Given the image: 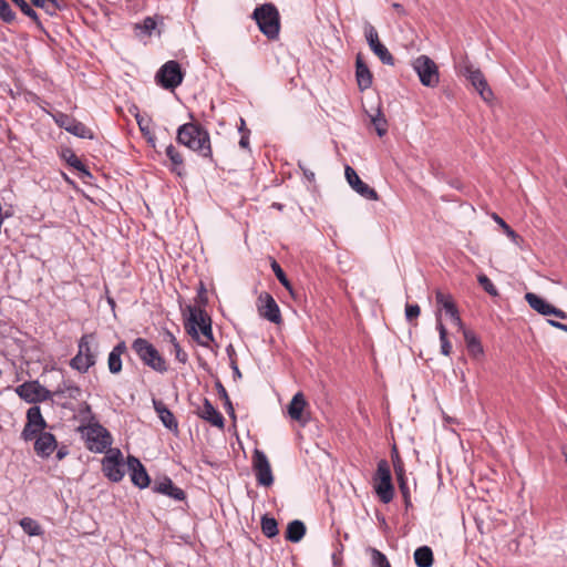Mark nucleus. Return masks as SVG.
I'll return each mask as SVG.
<instances>
[{
	"mask_svg": "<svg viewBox=\"0 0 567 567\" xmlns=\"http://www.w3.org/2000/svg\"><path fill=\"white\" fill-rule=\"evenodd\" d=\"M176 141L209 163H215L209 133L200 124L193 122L182 124L177 128Z\"/></svg>",
	"mask_w": 567,
	"mask_h": 567,
	"instance_id": "f257e3e1",
	"label": "nucleus"
},
{
	"mask_svg": "<svg viewBox=\"0 0 567 567\" xmlns=\"http://www.w3.org/2000/svg\"><path fill=\"white\" fill-rule=\"evenodd\" d=\"M186 311L188 312L187 321L185 322L187 333L199 346L209 348L210 342L214 341L210 317L205 310L192 305L186 307Z\"/></svg>",
	"mask_w": 567,
	"mask_h": 567,
	"instance_id": "f03ea898",
	"label": "nucleus"
},
{
	"mask_svg": "<svg viewBox=\"0 0 567 567\" xmlns=\"http://www.w3.org/2000/svg\"><path fill=\"white\" fill-rule=\"evenodd\" d=\"M251 19L268 40H277L280 33V14L274 3L267 2L255 8Z\"/></svg>",
	"mask_w": 567,
	"mask_h": 567,
	"instance_id": "7ed1b4c3",
	"label": "nucleus"
},
{
	"mask_svg": "<svg viewBox=\"0 0 567 567\" xmlns=\"http://www.w3.org/2000/svg\"><path fill=\"white\" fill-rule=\"evenodd\" d=\"M132 349L146 367L159 373L167 371L168 368L165 359L147 339L136 338L132 342Z\"/></svg>",
	"mask_w": 567,
	"mask_h": 567,
	"instance_id": "20e7f679",
	"label": "nucleus"
},
{
	"mask_svg": "<svg viewBox=\"0 0 567 567\" xmlns=\"http://www.w3.org/2000/svg\"><path fill=\"white\" fill-rule=\"evenodd\" d=\"M79 431L85 439L86 447L94 453H104L112 445V436L110 432L100 423H91L79 426Z\"/></svg>",
	"mask_w": 567,
	"mask_h": 567,
	"instance_id": "39448f33",
	"label": "nucleus"
},
{
	"mask_svg": "<svg viewBox=\"0 0 567 567\" xmlns=\"http://www.w3.org/2000/svg\"><path fill=\"white\" fill-rule=\"evenodd\" d=\"M374 489L383 504H389L394 497V486L390 465L386 460H380L374 476Z\"/></svg>",
	"mask_w": 567,
	"mask_h": 567,
	"instance_id": "423d86ee",
	"label": "nucleus"
},
{
	"mask_svg": "<svg viewBox=\"0 0 567 567\" xmlns=\"http://www.w3.org/2000/svg\"><path fill=\"white\" fill-rule=\"evenodd\" d=\"M82 389L72 380L63 379L52 391V404L63 409L73 410L71 401H79L82 396Z\"/></svg>",
	"mask_w": 567,
	"mask_h": 567,
	"instance_id": "0eeeda50",
	"label": "nucleus"
},
{
	"mask_svg": "<svg viewBox=\"0 0 567 567\" xmlns=\"http://www.w3.org/2000/svg\"><path fill=\"white\" fill-rule=\"evenodd\" d=\"M457 72L470 81L484 101L493 99V91L480 69H475L468 61H463L457 65Z\"/></svg>",
	"mask_w": 567,
	"mask_h": 567,
	"instance_id": "6e6552de",
	"label": "nucleus"
},
{
	"mask_svg": "<svg viewBox=\"0 0 567 567\" xmlns=\"http://www.w3.org/2000/svg\"><path fill=\"white\" fill-rule=\"evenodd\" d=\"M183 79L182 68L175 60L164 63L155 74L156 83L166 90H175L182 84Z\"/></svg>",
	"mask_w": 567,
	"mask_h": 567,
	"instance_id": "1a4fd4ad",
	"label": "nucleus"
},
{
	"mask_svg": "<svg viewBox=\"0 0 567 567\" xmlns=\"http://www.w3.org/2000/svg\"><path fill=\"white\" fill-rule=\"evenodd\" d=\"M413 70L416 72L422 85L435 87L440 82L439 69L435 62L427 55H419L412 62Z\"/></svg>",
	"mask_w": 567,
	"mask_h": 567,
	"instance_id": "9d476101",
	"label": "nucleus"
},
{
	"mask_svg": "<svg viewBox=\"0 0 567 567\" xmlns=\"http://www.w3.org/2000/svg\"><path fill=\"white\" fill-rule=\"evenodd\" d=\"M104 475L114 483L123 480L125 475L123 455L118 449H109L106 456L102 460Z\"/></svg>",
	"mask_w": 567,
	"mask_h": 567,
	"instance_id": "9b49d317",
	"label": "nucleus"
},
{
	"mask_svg": "<svg viewBox=\"0 0 567 567\" xmlns=\"http://www.w3.org/2000/svg\"><path fill=\"white\" fill-rule=\"evenodd\" d=\"M363 31L371 51L380 59L383 64L393 66L395 59L388 50V48L380 41L377 29L370 22H365Z\"/></svg>",
	"mask_w": 567,
	"mask_h": 567,
	"instance_id": "f8f14e48",
	"label": "nucleus"
},
{
	"mask_svg": "<svg viewBox=\"0 0 567 567\" xmlns=\"http://www.w3.org/2000/svg\"><path fill=\"white\" fill-rule=\"evenodd\" d=\"M18 395L28 403L51 401L52 391L38 381L24 382L17 388Z\"/></svg>",
	"mask_w": 567,
	"mask_h": 567,
	"instance_id": "ddd939ff",
	"label": "nucleus"
},
{
	"mask_svg": "<svg viewBox=\"0 0 567 567\" xmlns=\"http://www.w3.org/2000/svg\"><path fill=\"white\" fill-rule=\"evenodd\" d=\"M48 426L44 420L41 409L38 405L31 406L27 411V422L21 432V437L28 442L33 441L38 433L44 431Z\"/></svg>",
	"mask_w": 567,
	"mask_h": 567,
	"instance_id": "4468645a",
	"label": "nucleus"
},
{
	"mask_svg": "<svg viewBox=\"0 0 567 567\" xmlns=\"http://www.w3.org/2000/svg\"><path fill=\"white\" fill-rule=\"evenodd\" d=\"M252 470L258 485L268 487L274 484V475L268 457L258 449L252 454Z\"/></svg>",
	"mask_w": 567,
	"mask_h": 567,
	"instance_id": "2eb2a0df",
	"label": "nucleus"
},
{
	"mask_svg": "<svg viewBox=\"0 0 567 567\" xmlns=\"http://www.w3.org/2000/svg\"><path fill=\"white\" fill-rule=\"evenodd\" d=\"M53 120L59 127L65 130L74 136L90 140L93 138V133L89 127L66 113L58 112L53 115Z\"/></svg>",
	"mask_w": 567,
	"mask_h": 567,
	"instance_id": "dca6fc26",
	"label": "nucleus"
},
{
	"mask_svg": "<svg viewBox=\"0 0 567 567\" xmlns=\"http://www.w3.org/2000/svg\"><path fill=\"white\" fill-rule=\"evenodd\" d=\"M257 308L261 318L276 324L282 321L279 306L270 293L262 292L259 295Z\"/></svg>",
	"mask_w": 567,
	"mask_h": 567,
	"instance_id": "f3484780",
	"label": "nucleus"
},
{
	"mask_svg": "<svg viewBox=\"0 0 567 567\" xmlns=\"http://www.w3.org/2000/svg\"><path fill=\"white\" fill-rule=\"evenodd\" d=\"M344 175L349 185L363 198L369 200H378L379 195L374 188L361 181L357 172L349 165L344 168Z\"/></svg>",
	"mask_w": 567,
	"mask_h": 567,
	"instance_id": "a211bd4d",
	"label": "nucleus"
},
{
	"mask_svg": "<svg viewBox=\"0 0 567 567\" xmlns=\"http://www.w3.org/2000/svg\"><path fill=\"white\" fill-rule=\"evenodd\" d=\"M127 468L130 471L131 481L135 486L146 488L150 485L151 480L146 468L137 457L132 455L127 456Z\"/></svg>",
	"mask_w": 567,
	"mask_h": 567,
	"instance_id": "6ab92c4d",
	"label": "nucleus"
},
{
	"mask_svg": "<svg viewBox=\"0 0 567 567\" xmlns=\"http://www.w3.org/2000/svg\"><path fill=\"white\" fill-rule=\"evenodd\" d=\"M435 300L436 303L445 310V312L450 316L451 320L460 330H462L464 327V323L460 317L457 307L454 302V299L451 293H445L441 290H437L435 292Z\"/></svg>",
	"mask_w": 567,
	"mask_h": 567,
	"instance_id": "aec40b11",
	"label": "nucleus"
},
{
	"mask_svg": "<svg viewBox=\"0 0 567 567\" xmlns=\"http://www.w3.org/2000/svg\"><path fill=\"white\" fill-rule=\"evenodd\" d=\"M34 441V451L38 456L42 458H48L52 455L54 450L58 447V442L55 436L50 432H40L33 439Z\"/></svg>",
	"mask_w": 567,
	"mask_h": 567,
	"instance_id": "412c9836",
	"label": "nucleus"
},
{
	"mask_svg": "<svg viewBox=\"0 0 567 567\" xmlns=\"http://www.w3.org/2000/svg\"><path fill=\"white\" fill-rule=\"evenodd\" d=\"M152 489L154 493L162 494L173 498L174 501H185L186 493L181 487L176 486L168 476H164L162 480L156 481Z\"/></svg>",
	"mask_w": 567,
	"mask_h": 567,
	"instance_id": "4be33fe9",
	"label": "nucleus"
},
{
	"mask_svg": "<svg viewBox=\"0 0 567 567\" xmlns=\"http://www.w3.org/2000/svg\"><path fill=\"white\" fill-rule=\"evenodd\" d=\"M197 415L214 426L219 429L225 426L224 416L207 398H204L203 405L197 410Z\"/></svg>",
	"mask_w": 567,
	"mask_h": 567,
	"instance_id": "5701e85b",
	"label": "nucleus"
},
{
	"mask_svg": "<svg viewBox=\"0 0 567 567\" xmlns=\"http://www.w3.org/2000/svg\"><path fill=\"white\" fill-rule=\"evenodd\" d=\"M355 79L361 92L370 89L373 82V75L360 54L355 59Z\"/></svg>",
	"mask_w": 567,
	"mask_h": 567,
	"instance_id": "b1692460",
	"label": "nucleus"
},
{
	"mask_svg": "<svg viewBox=\"0 0 567 567\" xmlns=\"http://www.w3.org/2000/svg\"><path fill=\"white\" fill-rule=\"evenodd\" d=\"M153 408L166 429H168L169 431L178 430V422L175 415L162 400L153 399Z\"/></svg>",
	"mask_w": 567,
	"mask_h": 567,
	"instance_id": "393cba45",
	"label": "nucleus"
},
{
	"mask_svg": "<svg viewBox=\"0 0 567 567\" xmlns=\"http://www.w3.org/2000/svg\"><path fill=\"white\" fill-rule=\"evenodd\" d=\"M307 405L306 399L301 392H297L289 405H288V414L293 420L299 422L301 425H306L308 422V417L303 415V410Z\"/></svg>",
	"mask_w": 567,
	"mask_h": 567,
	"instance_id": "a878e982",
	"label": "nucleus"
},
{
	"mask_svg": "<svg viewBox=\"0 0 567 567\" xmlns=\"http://www.w3.org/2000/svg\"><path fill=\"white\" fill-rule=\"evenodd\" d=\"M94 333L83 334L79 340V351L84 359L87 360L86 368H92L96 362V352L92 348V341H94Z\"/></svg>",
	"mask_w": 567,
	"mask_h": 567,
	"instance_id": "bb28decb",
	"label": "nucleus"
},
{
	"mask_svg": "<svg viewBox=\"0 0 567 567\" xmlns=\"http://www.w3.org/2000/svg\"><path fill=\"white\" fill-rule=\"evenodd\" d=\"M127 350L125 341H120L109 353L107 368L112 374H117L122 371V354Z\"/></svg>",
	"mask_w": 567,
	"mask_h": 567,
	"instance_id": "cd10ccee",
	"label": "nucleus"
},
{
	"mask_svg": "<svg viewBox=\"0 0 567 567\" xmlns=\"http://www.w3.org/2000/svg\"><path fill=\"white\" fill-rule=\"evenodd\" d=\"M165 153L171 161V172L175 173L178 176H184L186 174V171L183 155L172 144H169L166 147Z\"/></svg>",
	"mask_w": 567,
	"mask_h": 567,
	"instance_id": "c85d7f7f",
	"label": "nucleus"
},
{
	"mask_svg": "<svg viewBox=\"0 0 567 567\" xmlns=\"http://www.w3.org/2000/svg\"><path fill=\"white\" fill-rule=\"evenodd\" d=\"M62 158L68 163V165H70L81 174L82 179L85 177H92V174L90 173L87 167L82 163V161L72 150H64L62 152Z\"/></svg>",
	"mask_w": 567,
	"mask_h": 567,
	"instance_id": "c756f323",
	"label": "nucleus"
},
{
	"mask_svg": "<svg viewBox=\"0 0 567 567\" xmlns=\"http://www.w3.org/2000/svg\"><path fill=\"white\" fill-rule=\"evenodd\" d=\"M525 299L533 310L537 311L542 316H549V311H551L550 309L553 305L549 303L546 299L533 292H527L525 295Z\"/></svg>",
	"mask_w": 567,
	"mask_h": 567,
	"instance_id": "7c9ffc66",
	"label": "nucleus"
},
{
	"mask_svg": "<svg viewBox=\"0 0 567 567\" xmlns=\"http://www.w3.org/2000/svg\"><path fill=\"white\" fill-rule=\"evenodd\" d=\"M306 534V525L299 519L290 522L286 529V539L291 543H299Z\"/></svg>",
	"mask_w": 567,
	"mask_h": 567,
	"instance_id": "2f4dec72",
	"label": "nucleus"
},
{
	"mask_svg": "<svg viewBox=\"0 0 567 567\" xmlns=\"http://www.w3.org/2000/svg\"><path fill=\"white\" fill-rule=\"evenodd\" d=\"M462 331L470 354L473 357L482 355L484 353V350L477 336L473 331L467 330L466 328H463Z\"/></svg>",
	"mask_w": 567,
	"mask_h": 567,
	"instance_id": "473e14b6",
	"label": "nucleus"
},
{
	"mask_svg": "<svg viewBox=\"0 0 567 567\" xmlns=\"http://www.w3.org/2000/svg\"><path fill=\"white\" fill-rule=\"evenodd\" d=\"M414 563L417 567H432L434 563L432 549L429 546L417 547L414 551Z\"/></svg>",
	"mask_w": 567,
	"mask_h": 567,
	"instance_id": "72a5a7b5",
	"label": "nucleus"
},
{
	"mask_svg": "<svg viewBox=\"0 0 567 567\" xmlns=\"http://www.w3.org/2000/svg\"><path fill=\"white\" fill-rule=\"evenodd\" d=\"M32 6L42 9L47 14L54 17L64 8L58 0H30Z\"/></svg>",
	"mask_w": 567,
	"mask_h": 567,
	"instance_id": "f704fd0d",
	"label": "nucleus"
},
{
	"mask_svg": "<svg viewBox=\"0 0 567 567\" xmlns=\"http://www.w3.org/2000/svg\"><path fill=\"white\" fill-rule=\"evenodd\" d=\"M436 329L440 334L441 353L447 357L452 352V344L447 338V330L443 324L440 316H436Z\"/></svg>",
	"mask_w": 567,
	"mask_h": 567,
	"instance_id": "c9c22d12",
	"label": "nucleus"
},
{
	"mask_svg": "<svg viewBox=\"0 0 567 567\" xmlns=\"http://www.w3.org/2000/svg\"><path fill=\"white\" fill-rule=\"evenodd\" d=\"M156 27L157 21L155 17H145L141 23L134 25L135 34L137 37L141 34L151 37Z\"/></svg>",
	"mask_w": 567,
	"mask_h": 567,
	"instance_id": "e433bc0d",
	"label": "nucleus"
},
{
	"mask_svg": "<svg viewBox=\"0 0 567 567\" xmlns=\"http://www.w3.org/2000/svg\"><path fill=\"white\" fill-rule=\"evenodd\" d=\"M261 530L262 534L272 538L278 535V523L274 517H269L268 515H264L261 517Z\"/></svg>",
	"mask_w": 567,
	"mask_h": 567,
	"instance_id": "4c0bfd02",
	"label": "nucleus"
},
{
	"mask_svg": "<svg viewBox=\"0 0 567 567\" xmlns=\"http://www.w3.org/2000/svg\"><path fill=\"white\" fill-rule=\"evenodd\" d=\"M271 269H272L275 276L277 277V279L279 280V282L290 292V295L293 298H296V292L293 291L289 279L287 278L285 271L282 270V268L276 260L271 261Z\"/></svg>",
	"mask_w": 567,
	"mask_h": 567,
	"instance_id": "58836bf2",
	"label": "nucleus"
},
{
	"mask_svg": "<svg viewBox=\"0 0 567 567\" xmlns=\"http://www.w3.org/2000/svg\"><path fill=\"white\" fill-rule=\"evenodd\" d=\"M367 553L370 554L372 567H391L386 556L379 549L374 547H368Z\"/></svg>",
	"mask_w": 567,
	"mask_h": 567,
	"instance_id": "ea45409f",
	"label": "nucleus"
},
{
	"mask_svg": "<svg viewBox=\"0 0 567 567\" xmlns=\"http://www.w3.org/2000/svg\"><path fill=\"white\" fill-rule=\"evenodd\" d=\"M215 388L217 390L218 395L224 401V405H225V409L227 410V413L229 414V416L235 417V411H234L233 403L228 396V393H227L225 386L223 385V383L219 380H217L215 382Z\"/></svg>",
	"mask_w": 567,
	"mask_h": 567,
	"instance_id": "a19ab883",
	"label": "nucleus"
},
{
	"mask_svg": "<svg viewBox=\"0 0 567 567\" xmlns=\"http://www.w3.org/2000/svg\"><path fill=\"white\" fill-rule=\"evenodd\" d=\"M371 122L380 137L384 136L388 132V122L381 110H378L374 116H371Z\"/></svg>",
	"mask_w": 567,
	"mask_h": 567,
	"instance_id": "79ce46f5",
	"label": "nucleus"
},
{
	"mask_svg": "<svg viewBox=\"0 0 567 567\" xmlns=\"http://www.w3.org/2000/svg\"><path fill=\"white\" fill-rule=\"evenodd\" d=\"M0 19L4 23H12L16 21V13L6 0H0Z\"/></svg>",
	"mask_w": 567,
	"mask_h": 567,
	"instance_id": "37998d69",
	"label": "nucleus"
},
{
	"mask_svg": "<svg viewBox=\"0 0 567 567\" xmlns=\"http://www.w3.org/2000/svg\"><path fill=\"white\" fill-rule=\"evenodd\" d=\"M477 281L478 284L481 285V287L489 295V296H493V297H496L498 296V290L496 289V287L494 286V284L492 282V280L484 274H480L477 276Z\"/></svg>",
	"mask_w": 567,
	"mask_h": 567,
	"instance_id": "c03bdc74",
	"label": "nucleus"
},
{
	"mask_svg": "<svg viewBox=\"0 0 567 567\" xmlns=\"http://www.w3.org/2000/svg\"><path fill=\"white\" fill-rule=\"evenodd\" d=\"M21 527L30 536H38V535L41 534L40 525L35 520H33L32 518H23L21 520Z\"/></svg>",
	"mask_w": 567,
	"mask_h": 567,
	"instance_id": "a18cd8bd",
	"label": "nucleus"
},
{
	"mask_svg": "<svg viewBox=\"0 0 567 567\" xmlns=\"http://www.w3.org/2000/svg\"><path fill=\"white\" fill-rule=\"evenodd\" d=\"M21 12L30 18L37 25L41 27L40 18L37 11L27 2L24 1L18 7Z\"/></svg>",
	"mask_w": 567,
	"mask_h": 567,
	"instance_id": "49530a36",
	"label": "nucleus"
},
{
	"mask_svg": "<svg viewBox=\"0 0 567 567\" xmlns=\"http://www.w3.org/2000/svg\"><path fill=\"white\" fill-rule=\"evenodd\" d=\"M87 360L84 359L80 353H76L74 358L71 359L70 365L78 370L81 373H85L90 368H86Z\"/></svg>",
	"mask_w": 567,
	"mask_h": 567,
	"instance_id": "de8ad7c7",
	"label": "nucleus"
},
{
	"mask_svg": "<svg viewBox=\"0 0 567 567\" xmlns=\"http://www.w3.org/2000/svg\"><path fill=\"white\" fill-rule=\"evenodd\" d=\"M151 122H152V120L148 116H144L142 114L138 115V117H136V123L138 125L141 133L143 134V136H146L147 134H150Z\"/></svg>",
	"mask_w": 567,
	"mask_h": 567,
	"instance_id": "09e8293b",
	"label": "nucleus"
},
{
	"mask_svg": "<svg viewBox=\"0 0 567 567\" xmlns=\"http://www.w3.org/2000/svg\"><path fill=\"white\" fill-rule=\"evenodd\" d=\"M421 313V308L417 303H406L405 306V318L408 321L416 319Z\"/></svg>",
	"mask_w": 567,
	"mask_h": 567,
	"instance_id": "8fccbe9b",
	"label": "nucleus"
},
{
	"mask_svg": "<svg viewBox=\"0 0 567 567\" xmlns=\"http://www.w3.org/2000/svg\"><path fill=\"white\" fill-rule=\"evenodd\" d=\"M173 349L171 350V353L175 355V359L182 363L185 364L188 361V354L182 349L179 342L172 346Z\"/></svg>",
	"mask_w": 567,
	"mask_h": 567,
	"instance_id": "3c124183",
	"label": "nucleus"
},
{
	"mask_svg": "<svg viewBox=\"0 0 567 567\" xmlns=\"http://www.w3.org/2000/svg\"><path fill=\"white\" fill-rule=\"evenodd\" d=\"M494 220L505 230L506 235L514 241L519 238L515 230H513L498 215L494 214Z\"/></svg>",
	"mask_w": 567,
	"mask_h": 567,
	"instance_id": "603ef678",
	"label": "nucleus"
},
{
	"mask_svg": "<svg viewBox=\"0 0 567 567\" xmlns=\"http://www.w3.org/2000/svg\"><path fill=\"white\" fill-rule=\"evenodd\" d=\"M299 169L302 172V175L303 177L309 182V183H313L315 179H316V175H315V172L311 171L310 168H308L306 166V164L299 159L298 163H297Z\"/></svg>",
	"mask_w": 567,
	"mask_h": 567,
	"instance_id": "864d4df0",
	"label": "nucleus"
},
{
	"mask_svg": "<svg viewBox=\"0 0 567 567\" xmlns=\"http://www.w3.org/2000/svg\"><path fill=\"white\" fill-rule=\"evenodd\" d=\"M79 413H80V415H82L83 417L93 419V414H92L91 406H90V404H89L87 402H85V401H83V402L80 404Z\"/></svg>",
	"mask_w": 567,
	"mask_h": 567,
	"instance_id": "5fc2aeb1",
	"label": "nucleus"
},
{
	"mask_svg": "<svg viewBox=\"0 0 567 567\" xmlns=\"http://www.w3.org/2000/svg\"><path fill=\"white\" fill-rule=\"evenodd\" d=\"M396 481H398L399 489H400V493L402 494V496H406V495L411 494L406 477L398 478Z\"/></svg>",
	"mask_w": 567,
	"mask_h": 567,
	"instance_id": "6e6d98bb",
	"label": "nucleus"
},
{
	"mask_svg": "<svg viewBox=\"0 0 567 567\" xmlns=\"http://www.w3.org/2000/svg\"><path fill=\"white\" fill-rule=\"evenodd\" d=\"M249 135H250V131L249 130H245L244 134L240 136V140H239V146L241 148H249Z\"/></svg>",
	"mask_w": 567,
	"mask_h": 567,
	"instance_id": "4d7b16f0",
	"label": "nucleus"
},
{
	"mask_svg": "<svg viewBox=\"0 0 567 567\" xmlns=\"http://www.w3.org/2000/svg\"><path fill=\"white\" fill-rule=\"evenodd\" d=\"M393 468H394V473H395L396 480L398 478H402V477H406L404 463L394 465Z\"/></svg>",
	"mask_w": 567,
	"mask_h": 567,
	"instance_id": "13d9d810",
	"label": "nucleus"
},
{
	"mask_svg": "<svg viewBox=\"0 0 567 567\" xmlns=\"http://www.w3.org/2000/svg\"><path fill=\"white\" fill-rule=\"evenodd\" d=\"M550 310L551 311H549V316H555L560 319H567V313L561 309H558L555 306H553Z\"/></svg>",
	"mask_w": 567,
	"mask_h": 567,
	"instance_id": "bf43d9fd",
	"label": "nucleus"
},
{
	"mask_svg": "<svg viewBox=\"0 0 567 567\" xmlns=\"http://www.w3.org/2000/svg\"><path fill=\"white\" fill-rule=\"evenodd\" d=\"M197 300L199 303H203V305H205L207 302L206 289L203 286V284H200V288L197 293Z\"/></svg>",
	"mask_w": 567,
	"mask_h": 567,
	"instance_id": "052dcab7",
	"label": "nucleus"
},
{
	"mask_svg": "<svg viewBox=\"0 0 567 567\" xmlns=\"http://www.w3.org/2000/svg\"><path fill=\"white\" fill-rule=\"evenodd\" d=\"M230 367L233 369V373H234V379H240L241 378V372L237 365V362L236 360L234 359H230Z\"/></svg>",
	"mask_w": 567,
	"mask_h": 567,
	"instance_id": "680f3d73",
	"label": "nucleus"
},
{
	"mask_svg": "<svg viewBox=\"0 0 567 567\" xmlns=\"http://www.w3.org/2000/svg\"><path fill=\"white\" fill-rule=\"evenodd\" d=\"M68 454H69L68 446L62 445V446H60V447L58 449V451H56V455H55V456H56V458H58L59 461H61V460H63Z\"/></svg>",
	"mask_w": 567,
	"mask_h": 567,
	"instance_id": "e2e57ef3",
	"label": "nucleus"
},
{
	"mask_svg": "<svg viewBox=\"0 0 567 567\" xmlns=\"http://www.w3.org/2000/svg\"><path fill=\"white\" fill-rule=\"evenodd\" d=\"M165 340L168 341L172 346L177 343L176 337L168 330L165 331Z\"/></svg>",
	"mask_w": 567,
	"mask_h": 567,
	"instance_id": "0e129e2a",
	"label": "nucleus"
},
{
	"mask_svg": "<svg viewBox=\"0 0 567 567\" xmlns=\"http://www.w3.org/2000/svg\"><path fill=\"white\" fill-rule=\"evenodd\" d=\"M128 113L131 115H133L135 118L138 117V115H141V112H140V109L137 105L135 104H132L130 107H128Z\"/></svg>",
	"mask_w": 567,
	"mask_h": 567,
	"instance_id": "69168bd1",
	"label": "nucleus"
},
{
	"mask_svg": "<svg viewBox=\"0 0 567 567\" xmlns=\"http://www.w3.org/2000/svg\"><path fill=\"white\" fill-rule=\"evenodd\" d=\"M239 123L240 124L238 126V131L243 135L245 130H248V128L246 127V122H245V120L243 117H240Z\"/></svg>",
	"mask_w": 567,
	"mask_h": 567,
	"instance_id": "338daca9",
	"label": "nucleus"
},
{
	"mask_svg": "<svg viewBox=\"0 0 567 567\" xmlns=\"http://www.w3.org/2000/svg\"><path fill=\"white\" fill-rule=\"evenodd\" d=\"M402 497H403V501H404L405 509H409L412 506L411 494H409L406 496H402Z\"/></svg>",
	"mask_w": 567,
	"mask_h": 567,
	"instance_id": "774afa93",
	"label": "nucleus"
}]
</instances>
